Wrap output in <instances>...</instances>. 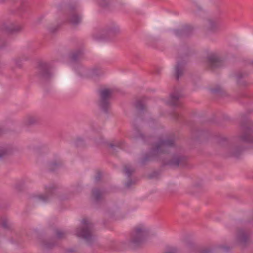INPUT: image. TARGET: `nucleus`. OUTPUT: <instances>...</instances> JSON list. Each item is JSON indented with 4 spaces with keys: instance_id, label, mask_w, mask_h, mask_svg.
I'll list each match as a JSON object with an SVG mask.
<instances>
[{
    "instance_id": "obj_50",
    "label": "nucleus",
    "mask_w": 253,
    "mask_h": 253,
    "mask_svg": "<svg viewBox=\"0 0 253 253\" xmlns=\"http://www.w3.org/2000/svg\"><path fill=\"white\" fill-rule=\"evenodd\" d=\"M122 245H126V243H123V244H122Z\"/></svg>"
},
{
    "instance_id": "obj_51",
    "label": "nucleus",
    "mask_w": 253,
    "mask_h": 253,
    "mask_svg": "<svg viewBox=\"0 0 253 253\" xmlns=\"http://www.w3.org/2000/svg\"><path fill=\"white\" fill-rule=\"evenodd\" d=\"M252 64H253V61L252 62Z\"/></svg>"
},
{
    "instance_id": "obj_48",
    "label": "nucleus",
    "mask_w": 253,
    "mask_h": 253,
    "mask_svg": "<svg viewBox=\"0 0 253 253\" xmlns=\"http://www.w3.org/2000/svg\"><path fill=\"white\" fill-rule=\"evenodd\" d=\"M184 57V56H181V57H179V58L181 59H182Z\"/></svg>"
},
{
    "instance_id": "obj_42",
    "label": "nucleus",
    "mask_w": 253,
    "mask_h": 253,
    "mask_svg": "<svg viewBox=\"0 0 253 253\" xmlns=\"http://www.w3.org/2000/svg\"><path fill=\"white\" fill-rule=\"evenodd\" d=\"M219 248L221 249H222L223 250H224L225 252H228L230 250V248L229 247L225 246H220Z\"/></svg>"
},
{
    "instance_id": "obj_3",
    "label": "nucleus",
    "mask_w": 253,
    "mask_h": 253,
    "mask_svg": "<svg viewBox=\"0 0 253 253\" xmlns=\"http://www.w3.org/2000/svg\"><path fill=\"white\" fill-rule=\"evenodd\" d=\"M223 154L227 157L239 158L242 155L245 148L237 145L231 144L226 138H221L218 143Z\"/></svg>"
},
{
    "instance_id": "obj_45",
    "label": "nucleus",
    "mask_w": 253,
    "mask_h": 253,
    "mask_svg": "<svg viewBox=\"0 0 253 253\" xmlns=\"http://www.w3.org/2000/svg\"><path fill=\"white\" fill-rule=\"evenodd\" d=\"M174 118L176 119H178V117H179V114L177 113H174Z\"/></svg>"
},
{
    "instance_id": "obj_49",
    "label": "nucleus",
    "mask_w": 253,
    "mask_h": 253,
    "mask_svg": "<svg viewBox=\"0 0 253 253\" xmlns=\"http://www.w3.org/2000/svg\"><path fill=\"white\" fill-rule=\"evenodd\" d=\"M5 0H0L1 2H4Z\"/></svg>"
},
{
    "instance_id": "obj_7",
    "label": "nucleus",
    "mask_w": 253,
    "mask_h": 253,
    "mask_svg": "<svg viewBox=\"0 0 253 253\" xmlns=\"http://www.w3.org/2000/svg\"><path fill=\"white\" fill-rule=\"evenodd\" d=\"M99 99L98 101V105L100 110L104 113L107 114L110 107L109 101L111 91L107 88L100 89L98 91Z\"/></svg>"
},
{
    "instance_id": "obj_30",
    "label": "nucleus",
    "mask_w": 253,
    "mask_h": 253,
    "mask_svg": "<svg viewBox=\"0 0 253 253\" xmlns=\"http://www.w3.org/2000/svg\"><path fill=\"white\" fill-rule=\"evenodd\" d=\"M109 146L112 148L113 150H116V148L123 149L124 148V143L123 142H118L116 144L110 143L109 144Z\"/></svg>"
},
{
    "instance_id": "obj_47",
    "label": "nucleus",
    "mask_w": 253,
    "mask_h": 253,
    "mask_svg": "<svg viewBox=\"0 0 253 253\" xmlns=\"http://www.w3.org/2000/svg\"><path fill=\"white\" fill-rule=\"evenodd\" d=\"M24 7V4H22V6H21V8H23V7Z\"/></svg>"
},
{
    "instance_id": "obj_1",
    "label": "nucleus",
    "mask_w": 253,
    "mask_h": 253,
    "mask_svg": "<svg viewBox=\"0 0 253 253\" xmlns=\"http://www.w3.org/2000/svg\"><path fill=\"white\" fill-rule=\"evenodd\" d=\"M175 145L173 139L161 140L154 148H152L148 153L145 154L141 159L142 166L146 165L148 162L153 160L161 161L163 167L169 166L170 167L178 168L179 166L185 167L187 164V158L180 154H174L172 159L167 161L162 156L168 153L169 148Z\"/></svg>"
},
{
    "instance_id": "obj_36",
    "label": "nucleus",
    "mask_w": 253,
    "mask_h": 253,
    "mask_svg": "<svg viewBox=\"0 0 253 253\" xmlns=\"http://www.w3.org/2000/svg\"><path fill=\"white\" fill-rule=\"evenodd\" d=\"M135 181L131 179H129L125 183V186L127 188H130L133 184H135Z\"/></svg>"
},
{
    "instance_id": "obj_23",
    "label": "nucleus",
    "mask_w": 253,
    "mask_h": 253,
    "mask_svg": "<svg viewBox=\"0 0 253 253\" xmlns=\"http://www.w3.org/2000/svg\"><path fill=\"white\" fill-rule=\"evenodd\" d=\"M62 166L60 161H54L48 164V169L49 171L53 172L58 169Z\"/></svg>"
},
{
    "instance_id": "obj_21",
    "label": "nucleus",
    "mask_w": 253,
    "mask_h": 253,
    "mask_svg": "<svg viewBox=\"0 0 253 253\" xmlns=\"http://www.w3.org/2000/svg\"><path fill=\"white\" fill-rule=\"evenodd\" d=\"M0 228H2L5 230H11L12 225L7 218L0 217Z\"/></svg>"
},
{
    "instance_id": "obj_18",
    "label": "nucleus",
    "mask_w": 253,
    "mask_h": 253,
    "mask_svg": "<svg viewBox=\"0 0 253 253\" xmlns=\"http://www.w3.org/2000/svg\"><path fill=\"white\" fill-rule=\"evenodd\" d=\"M208 22L209 26L208 27V30L210 32H216L220 29L221 24L219 20L209 19Z\"/></svg>"
},
{
    "instance_id": "obj_20",
    "label": "nucleus",
    "mask_w": 253,
    "mask_h": 253,
    "mask_svg": "<svg viewBox=\"0 0 253 253\" xmlns=\"http://www.w3.org/2000/svg\"><path fill=\"white\" fill-rule=\"evenodd\" d=\"M91 194L94 200L96 202H98L101 199L102 196L104 194V191L101 190L99 188H95L92 189Z\"/></svg>"
},
{
    "instance_id": "obj_11",
    "label": "nucleus",
    "mask_w": 253,
    "mask_h": 253,
    "mask_svg": "<svg viewBox=\"0 0 253 253\" xmlns=\"http://www.w3.org/2000/svg\"><path fill=\"white\" fill-rule=\"evenodd\" d=\"M120 32V30L119 27L113 23L105 29L102 30L100 35H99L98 34H94L93 35V38L97 40H102L106 38L108 36L118 34Z\"/></svg>"
},
{
    "instance_id": "obj_31",
    "label": "nucleus",
    "mask_w": 253,
    "mask_h": 253,
    "mask_svg": "<svg viewBox=\"0 0 253 253\" xmlns=\"http://www.w3.org/2000/svg\"><path fill=\"white\" fill-rule=\"evenodd\" d=\"M210 90L212 93H219L222 92V88L218 85L214 88H211Z\"/></svg>"
},
{
    "instance_id": "obj_46",
    "label": "nucleus",
    "mask_w": 253,
    "mask_h": 253,
    "mask_svg": "<svg viewBox=\"0 0 253 253\" xmlns=\"http://www.w3.org/2000/svg\"><path fill=\"white\" fill-rule=\"evenodd\" d=\"M2 129L0 128V135L2 134Z\"/></svg>"
},
{
    "instance_id": "obj_13",
    "label": "nucleus",
    "mask_w": 253,
    "mask_h": 253,
    "mask_svg": "<svg viewBox=\"0 0 253 253\" xmlns=\"http://www.w3.org/2000/svg\"><path fill=\"white\" fill-rule=\"evenodd\" d=\"M207 60L208 66L211 69L220 67L223 65L222 60L215 54L209 55Z\"/></svg>"
},
{
    "instance_id": "obj_43",
    "label": "nucleus",
    "mask_w": 253,
    "mask_h": 253,
    "mask_svg": "<svg viewBox=\"0 0 253 253\" xmlns=\"http://www.w3.org/2000/svg\"><path fill=\"white\" fill-rule=\"evenodd\" d=\"M177 253V250L176 249H173L171 251L167 252L165 253Z\"/></svg>"
},
{
    "instance_id": "obj_9",
    "label": "nucleus",
    "mask_w": 253,
    "mask_h": 253,
    "mask_svg": "<svg viewBox=\"0 0 253 253\" xmlns=\"http://www.w3.org/2000/svg\"><path fill=\"white\" fill-rule=\"evenodd\" d=\"M23 29V27L11 21L3 22L0 26V32L8 34L18 33Z\"/></svg>"
},
{
    "instance_id": "obj_37",
    "label": "nucleus",
    "mask_w": 253,
    "mask_h": 253,
    "mask_svg": "<svg viewBox=\"0 0 253 253\" xmlns=\"http://www.w3.org/2000/svg\"><path fill=\"white\" fill-rule=\"evenodd\" d=\"M58 29V26H55V27H51L48 28V30L49 32L51 33H55Z\"/></svg>"
},
{
    "instance_id": "obj_14",
    "label": "nucleus",
    "mask_w": 253,
    "mask_h": 253,
    "mask_svg": "<svg viewBox=\"0 0 253 253\" xmlns=\"http://www.w3.org/2000/svg\"><path fill=\"white\" fill-rule=\"evenodd\" d=\"M249 234L243 229H240L237 236L238 243L243 248L245 247L249 243Z\"/></svg>"
},
{
    "instance_id": "obj_27",
    "label": "nucleus",
    "mask_w": 253,
    "mask_h": 253,
    "mask_svg": "<svg viewBox=\"0 0 253 253\" xmlns=\"http://www.w3.org/2000/svg\"><path fill=\"white\" fill-rule=\"evenodd\" d=\"M143 98V99H144ZM143 100H137L135 103V107L137 110H138L139 111H143L145 110L146 107L144 105V104L143 103Z\"/></svg>"
},
{
    "instance_id": "obj_6",
    "label": "nucleus",
    "mask_w": 253,
    "mask_h": 253,
    "mask_svg": "<svg viewBox=\"0 0 253 253\" xmlns=\"http://www.w3.org/2000/svg\"><path fill=\"white\" fill-rule=\"evenodd\" d=\"M241 127L242 133L238 137L239 139L244 142L253 143V126L246 115H242Z\"/></svg>"
},
{
    "instance_id": "obj_39",
    "label": "nucleus",
    "mask_w": 253,
    "mask_h": 253,
    "mask_svg": "<svg viewBox=\"0 0 253 253\" xmlns=\"http://www.w3.org/2000/svg\"><path fill=\"white\" fill-rule=\"evenodd\" d=\"M101 173L100 171L97 172L96 175L95 177V181L96 182H98L101 180Z\"/></svg>"
},
{
    "instance_id": "obj_19",
    "label": "nucleus",
    "mask_w": 253,
    "mask_h": 253,
    "mask_svg": "<svg viewBox=\"0 0 253 253\" xmlns=\"http://www.w3.org/2000/svg\"><path fill=\"white\" fill-rule=\"evenodd\" d=\"M57 245V241L55 239L44 240L41 242V246L45 250H50Z\"/></svg>"
},
{
    "instance_id": "obj_15",
    "label": "nucleus",
    "mask_w": 253,
    "mask_h": 253,
    "mask_svg": "<svg viewBox=\"0 0 253 253\" xmlns=\"http://www.w3.org/2000/svg\"><path fill=\"white\" fill-rule=\"evenodd\" d=\"M186 62L184 60L177 61L176 64L174 67V75L176 79L178 80L179 78L182 76L185 70V65Z\"/></svg>"
},
{
    "instance_id": "obj_41",
    "label": "nucleus",
    "mask_w": 253,
    "mask_h": 253,
    "mask_svg": "<svg viewBox=\"0 0 253 253\" xmlns=\"http://www.w3.org/2000/svg\"><path fill=\"white\" fill-rule=\"evenodd\" d=\"M159 174L158 172H156V171H154L153 172V173H152L150 175H149V177L150 178H153L154 177H156L157 176H158Z\"/></svg>"
},
{
    "instance_id": "obj_34",
    "label": "nucleus",
    "mask_w": 253,
    "mask_h": 253,
    "mask_svg": "<svg viewBox=\"0 0 253 253\" xmlns=\"http://www.w3.org/2000/svg\"><path fill=\"white\" fill-rule=\"evenodd\" d=\"M7 151L6 149H2L0 150V159H2L7 155Z\"/></svg>"
},
{
    "instance_id": "obj_4",
    "label": "nucleus",
    "mask_w": 253,
    "mask_h": 253,
    "mask_svg": "<svg viewBox=\"0 0 253 253\" xmlns=\"http://www.w3.org/2000/svg\"><path fill=\"white\" fill-rule=\"evenodd\" d=\"M79 6L76 0L70 1L66 6V11L68 14L67 21L74 26H78L82 22L83 15L77 11Z\"/></svg>"
},
{
    "instance_id": "obj_2",
    "label": "nucleus",
    "mask_w": 253,
    "mask_h": 253,
    "mask_svg": "<svg viewBox=\"0 0 253 253\" xmlns=\"http://www.w3.org/2000/svg\"><path fill=\"white\" fill-rule=\"evenodd\" d=\"M149 234V230L143 225L135 227L131 232L130 239L128 242L129 248L135 250L143 243Z\"/></svg>"
},
{
    "instance_id": "obj_28",
    "label": "nucleus",
    "mask_w": 253,
    "mask_h": 253,
    "mask_svg": "<svg viewBox=\"0 0 253 253\" xmlns=\"http://www.w3.org/2000/svg\"><path fill=\"white\" fill-rule=\"evenodd\" d=\"M248 76V73L245 72V73H238L237 76L236 78L237 79V82L238 84L240 85H245V83L244 82L242 83L240 82V80L245 77H247Z\"/></svg>"
},
{
    "instance_id": "obj_32",
    "label": "nucleus",
    "mask_w": 253,
    "mask_h": 253,
    "mask_svg": "<svg viewBox=\"0 0 253 253\" xmlns=\"http://www.w3.org/2000/svg\"><path fill=\"white\" fill-rule=\"evenodd\" d=\"M24 187L23 183H17L14 186V188L15 190L18 192L21 191L23 190Z\"/></svg>"
},
{
    "instance_id": "obj_10",
    "label": "nucleus",
    "mask_w": 253,
    "mask_h": 253,
    "mask_svg": "<svg viewBox=\"0 0 253 253\" xmlns=\"http://www.w3.org/2000/svg\"><path fill=\"white\" fill-rule=\"evenodd\" d=\"M57 195V188L55 185L51 184L46 186L45 187V194H40L36 196L37 200L43 203H46L54 198Z\"/></svg>"
},
{
    "instance_id": "obj_44",
    "label": "nucleus",
    "mask_w": 253,
    "mask_h": 253,
    "mask_svg": "<svg viewBox=\"0 0 253 253\" xmlns=\"http://www.w3.org/2000/svg\"><path fill=\"white\" fill-rule=\"evenodd\" d=\"M75 250L73 249H69L67 250V253H73V252H75Z\"/></svg>"
},
{
    "instance_id": "obj_22",
    "label": "nucleus",
    "mask_w": 253,
    "mask_h": 253,
    "mask_svg": "<svg viewBox=\"0 0 253 253\" xmlns=\"http://www.w3.org/2000/svg\"><path fill=\"white\" fill-rule=\"evenodd\" d=\"M83 55L84 52L82 50H77L70 55V59L72 62H77L83 57Z\"/></svg>"
},
{
    "instance_id": "obj_16",
    "label": "nucleus",
    "mask_w": 253,
    "mask_h": 253,
    "mask_svg": "<svg viewBox=\"0 0 253 253\" xmlns=\"http://www.w3.org/2000/svg\"><path fill=\"white\" fill-rule=\"evenodd\" d=\"M182 97V94L178 91L174 90L173 92L170 95L169 99L168 101V104L173 107H180L179 98Z\"/></svg>"
},
{
    "instance_id": "obj_8",
    "label": "nucleus",
    "mask_w": 253,
    "mask_h": 253,
    "mask_svg": "<svg viewBox=\"0 0 253 253\" xmlns=\"http://www.w3.org/2000/svg\"><path fill=\"white\" fill-rule=\"evenodd\" d=\"M36 76L40 80L43 81L50 79L52 74L50 71L49 64L46 62H39L37 68Z\"/></svg>"
},
{
    "instance_id": "obj_26",
    "label": "nucleus",
    "mask_w": 253,
    "mask_h": 253,
    "mask_svg": "<svg viewBox=\"0 0 253 253\" xmlns=\"http://www.w3.org/2000/svg\"><path fill=\"white\" fill-rule=\"evenodd\" d=\"M135 171V169L134 168H132L130 166L126 165L124 167V172L126 175L130 178L132 173Z\"/></svg>"
},
{
    "instance_id": "obj_24",
    "label": "nucleus",
    "mask_w": 253,
    "mask_h": 253,
    "mask_svg": "<svg viewBox=\"0 0 253 253\" xmlns=\"http://www.w3.org/2000/svg\"><path fill=\"white\" fill-rule=\"evenodd\" d=\"M134 129L135 131L134 137L136 139H140L142 140L145 141L146 140V136L144 134L141 133L140 129L138 126L135 125H134Z\"/></svg>"
},
{
    "instance_id": "obj_40",
    "label": "nucleus",
    "mask_w": 253,
    "mask_h": 253,
    "mask_svg": "<svg viewBox=\"0 0 253 253\" xmlns=\"http://www.w3.org/2000/svg\"><path fill=\"white\" fill-rule=\"evenodd\" d=\"M6 45V42L4 40L0 39V48L4 47Z\"/></svg>"
},
{
    "instance_id": "obj_25",
    "label": "nucleus",
    "mask_w": 253,
    "mask_h": 253,
    "mask_svg": "<svg viewBox=\"0 0 253 253\" xmlns=\"http://www.w3.org/2000/svg\"><path fill=\"white\" fill-rule=\"evenodd\" d=\"M54 234L58 239H62L66 237L67 233L62 230L56 228L54 230Z\"/></svg>"
},
{
    "instance_id": "obj_5",
    "label": "nucleus",
    "mask_w": 253,
    "mask_h": 253,
    "mask_svg": "<svg viewBox=\"0 0 253 253\" xmlns=\"http://www.w3.org/2000/svg\"><path fill=\"white\" fill-rule=\"evenodd\" d=\"M82 223L84 226L77 228L76 235L78 237L84 239L87 244L91 245L93 244L94 238L92 234L93 224L87 218L83 219Z\"/></svg>"
},
{
    "instance_id": "obj_12",
    "label": "nucleus",
    "mask_w": 253,
    "mask_h": 253,
    "mask_svg": "<svg viewBox=\"0 0 253 253\" xmlns=\"http://www.w3.org/2000/svg\"><path fill=\"white\" fill-rule=\"evenodd\" d=\"M193 32V28L190 25H184L180 29L173 30L174 34L179 38H186L190 36Z\"/></svg>"
},
{
    "instance_id": "obj_17",
    "label": "nucleus",
    "mask_w": 253,
    "mask_h": 253,
    "mask_svg": "<svg viewBox=\"0 0 253 253\" xmlns=\"http://www.w3.org/2000/svg\"><path fill=\"white\" fill-rule=\"evenodd\" d=\"M96 4L101 9L100 12L104 11H111L113 10L110 0H96Z\"/></svg>"
},
{
    "instance_id": "obj_29",
    "label": "nucleus",
    "mask_w": 253,
    "mask_h": 253,
    "mask_svg": "<svg viewBox=\"0 0 253 253\" xmlns=\"http://www.w3.org/2000/svg\"><path fill=\"white\" fill-rule=\"evenodd\" d=\"M29 59V56H25L24 55H22V56L16 58L14 59V62L15 64L19 67H21V61H25Z\"/></svg>"
},
{
    "instance_id": "obj_33",
    "label": "nucleus",
    "mask_w": 253,
    "mask_h": 253,
    "mask_svg": "<svg viewBox=\"0 0 253 253\" xmlns=\"http://www.w3.org/2000/svg\"><path fill=\"white\" fill-rule=\"evenodd\" d=\"M84 144V140L81 138H77L76 142L75 145L77 147L82 146Z\"/></svg>"
},
{
    "instance_id": "obj_38",
    "label": "nucleus",
    "mask_w": 253,
    "mask_h": 253,
    "mask_svg": "<svg viewBox=\"0 0 253 253\" xmlns=\"http://www.w3.org/2000/svg\"><path fill=\"white\" fill-rule=\"evenodd\" d=\"M36 119L34 118L30 117L28 120L27 124L28 125H32L34 124L36 122Z\"/></svg>"
},
{
    "instance_id": "obj_35",
    "label": "nucleus",
    "mask_w": 253,
    "mask_h": 253,
    "mask_svg": "<svg viewBox=\"0 0 253 253\" xmlns=\"http://www.w3.org/2000/svg\"><path fill=\"white\" fill-rule=\"evenodd\" d=\"M198 253H213V251L209 248H205L199 250Z\"/></svg>"
}]
</instances>
